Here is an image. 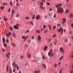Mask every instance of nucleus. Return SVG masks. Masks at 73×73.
Here are the masks:
<instances>
[{
    "label": "nucleus",
    "instance_id": "1",
    "mask_svg": "<svg viewBox=\"0 0 73 73\" xmlns=\"http://www.w3.org/2000/svg\"><path fill=\"white\" fill-rule=\"evenodd\" d=\"M57 11L58 13H62L64 12V9L62 8H58L57 9Z\"/></svg>",
    "mask_w": 73,
    "mask_h": 73
},
{
    "label": "nucleus",
    "instance_id": "2",
    "mask_svg": "<svg viewBox=\"0 0 73 73\" xmlns=\"http://www.w3.org/2000/svg\"><path fill=\"white\" fill-rule=\"evenodd\" d=\"M64 30V29H63L62 28V27H60L59 29H58V32H60V33L62 35L63 34V31H64L63 30Z\"/></svg>",
    "mask_w": 73,
    "mask_h": 73
},
{
    "label": "nucleus",
    "instance_id": "3",
    "mask_svg": "<svg viewBox=\"0 0 73 73\" xmlns=\"http://www.w3.org/2000/svg\"><path fill=\"white\" fill-rule=\"evenodd\" d=\"M60 52L64 54L65 53V51H64V50L62 47H60Z\"/></svg>",
    "mask_w": 73,
    "mask_h": 73
},
{
    "label": "nucleus",
    "instance_id": "4",
    "mask_svg": "<svg viewBox=\"0 0 73 73\" xmlns=\"http://www.w3.org/2000/svg\"><path fill=\"white\" fill-rule=\"evenodd\" d=\"M48 54L49 56H51V57H53V56H54V53H53V52H50L48 53Z\"/></svg>",
    "mask_w": 73,
    "mask_h": 73
},
{
    "label": "nucleus",
    "instance_id": "5",
    "mask_svg": "<svg viewBox=\"0 0 73 73\" xmlns=\"http://www.w3.org/2000/svg\"><path fill=\"white\" fill-rule=\"evenodd\" d=\"M38 41H41V38L40 37V36L38 35Z\"/></svg>",
    "mask_w": 73,
    "mask_h": 73
},
{
    "label": "nucleus",
    "instance_id": "6",
    "mask_svg": "<svg viewBox=\"0 0 73 73\" xmlns=\"http://www.w3.org/2000/svg\"><path fill=\"white\" fill-rule=\"evenodd\" d=\"M66 21V19L65 18L63 19V21L62 22V24H63L64 23H65Z\"/></svg>",
    "mask_w": 73,
    "mask_h": 73
},
{
    "label": "nucleus",
    "instance_id": "7",
    "mask_svg": "<svg viewBox=\"0 0 73 73\" xmlns=\"http://www.w3.org/2000/svg\"><path fill=\"white\" fill-rule=\"evenodd\" d=\"M36 18L37 20H39L40 18V15H38L36 16Z\"/></svg>",
    "mask_w": 73,
    "mask_h": 73
},
{
    "label": "nucleus",
    "instance_id": "8",
    "mask_svg": "<svg viewBox=\"0 0 73 73\" xmlns=\"http://www.w3.org/2000/svg\"><path fill=\"white\" fill-rule=\"evenodd\" d=\"M15 68H17V70H19V67L18 66V65L17 64H15Z\"/></svg>",
    "mask_w": 73,
    "mask_h": 73
},
{
    "label": "nucleus",
    "instance_id": "9",
    "mask_svg": "<svg viewBox=\"0 0 73 73\" xmlns=\"http://www.w3.org/2000/svg\"><path fill=\"white\" fill-rule=\"evenodd\" d=\"M27 57L28 58H31V57H32V55L31 54H29L27 55Z\"/></svg>",
    "mask_w": 73,
    "mask_h": 73
},
{
    "label": "nucleus",
    "instance_id": "10",
    "mask_svg": "<svg viewBox=\"0 0 73 73\" xmlns=\"http://www.w3.org/2000/svg\"><path fill=\"white\" fill-rule=\"evenodd\" d=\"M8 68H9V66L8 65H7L6 67V71L7 72H8Z\"/></svg>",
    "mask_w": 73,
    "mask_h": 73
},
{
    "label": "nucleus",
    "instance_id": "11",
    "mask_svg": "<svg viewBox=\"0 0 73 73\" xmlns=\"http://www.w3.org/2000/svg\"><path fill=\"white\" fill-rule=\"evenodd\" d=\"M47 49H48V48L47 47V46H45L44 48V51H45V50H47Z\"/></svg>",
    "mask_w": 73,
    "mask_h": 73
},
{
    "label": "nucleus",
    "instance_id": "12",
    "mask_svg": "<svg viewBox=\"0 0 73 73\" xmlns=\"http://www.w3.org/2000/svg\"><path fill=\"white\" fill-rule=\"evenodd\" d=\"M11 45H12V46H14V47H16V44H15V43H11Z\"/></svg>",
    "mask_w": 73,
    "mask_h": 73
},
{
    "label": "nucleus",
    "instance_id": "13",
    "mask_svg": "<svg viewBox=\"0 0 73 73\" xmlns=\"http://www.w3.org/2000/svg\"><path fill=\"white\" fill-rule=\"evenodd\" d=\"M13 27L15 29H19L18 27H17V26H14Z\"/></svg>",
    "mask_w": 73,
    "mask_h": 73
},
{
    "label": "nucleus",
    "instance_id": "14",
    "mask_svg": "<svg viewBox=\"0 0 73 73\" xmlns=\"http://www.w3.org/2000/svg\"><path fill=\"white\" fill-rule=\"evenodd\" d=\"M64 42H65V43L66 44V43H67V42H68V39H64Z\"/></svg>",
    "mask_w": 73,
    "mask_h": 73
},
{
    "label": "nucleus",
    "instance_id": "15",
    "mask_svg": "<svg viewBox=\"0 0 73 73\" xmlns=\"http://www.w3.org/2000/svg\"><path fill=\"white\" fill-rule=\"evenodd\" d=\"M42 65L44 68L46 69V65H45V64H42Z\"/></svg>",
    "mask_w": 73,
    "mask_h": 73
},
{
    "label": "nucleus",
    "instance_id": "16",
    "mask_svg": "<svg viewBox=\"0 0 73 73\" xmlns=\"http://www.w3.org/2000/svg\"><path fill=\"white\" fill-rule=\"evenodd\" d=\"M40 8L41 9H44V8H45V7H43V6L41 5H40Z\"/></svg>",
    "mask_w": 73,
    "mask_h": 73
},
{
    "label": "nucleus",
    "instance_id": "17",
    "mask_svg": "<svg viewBox=\"0 0 73 73\" xmlns=\"http://www.w3.org/2000/svg\"><path fill=\"white\" fill-rule=\"evenodd\" d=\"M28 36H26V37L25 38V40H24V41H26V40H27V39L28 38Z\"/></svg>",
    "mask_w": 73,
    "mask_h": 73
},
{
    "label": "nucleus",
    "instance_id": "18",
    "mask_svg": "<svg viewBox=\"0 0 73 73\" xmlns=\"http://www.w3.org/2000/svg\"><path fill=\"white\" fill-rule=\"evenodd\" d=\"M3 42L4 44L5 42V38H3Z\"/></svg>",
    "mask_w": 73,
    "mask_h": 73
},
{
    "label": "nucleus",
    "instance_id": "19",
    "mask_svg": "<svg viewBox=\"0 0 73 73\" xmlns=\"http://www.w3.org/2000/svg\"><path fill=\"white\" fill-rule=\"evenodd\" d=\"M55 7L56 8H59V7H60V5H56Z\"/></svg>",
    "mask_w": 73,
    "mask_h": 73
},
{
    "label": "nucleus",
    "instance_id": "20",
    "mask_svg": "<svg viewBox=\"0 0 73 73\" xmlns=\"http://www.w3.org/2000/svg\"><path fill=\"white\" fill-rule=\"evenodd\" d=\"M6 36L7 37H9V38L10 36L8 34V33H7L6 34Z\"/></svg>",
    "mask_w": 73,
    "mask_h": 73
},
{
    "label": "nucleus",
    "instance_id": "21",
    "mask_svg": "<svg viewBox=\"0 0 73 73\" xmlns=\"http://www.w3.org/2000/svg\"><path fill=\"white\" fill-rule=\"evenodd\" d=\"M66 13H68V12H69V10H66L65 11Z\"/></svg>",
    "mask_w": 73,
    "mask_h": 73
},
{
    "label": "nucleus",
    "instance_id": "22",
    "mask_svg": "<svg viewBox=\"0 0 73 73\" xmlns=\"http://www.w3.org/2000/svg\"><path fill=\"white\" fill-rule=\"evenodd\" d=\"M6 56L7 57V58H10V57L8 55V54H6Z\"/></svg>",
    "mask_w": 73,
    "mask_h": 73
},
{
    "label": "nucleus",
    "instance_id": "23",
    "mask_svg": "<svg viewBox=\"0 0 73 73\" xmlns=\"http://www.w3.org/2000/svg\"><path fill=\"white\" fill-rule=\"evenodd\" d=\"M70 17L71 18H72V17H73V14H70Z\"/></svg>",
    "mask_w": 73,
    "mask_h": 73
},
{
    "label": "nucleus",
    "instance_id": "24",
    "mask_svg": "<svg viewBox=\"0 0 73 73\" xmlns=\"http://www.w3.org/2000/svg\"><path fill=\"white\" fill-rule=\"evenodd\" d=\"M15 64H16V63L15 62H13V63L12 65L13 66H14L15 65Z\"/></svg>",
    "mask_w": 73,
    "mask_h": 73
},
{
    "label": "nucleus",
    "instance_id": "25",
    "mask_svg": "<svg viewBox=\"0 0 73 73\" xmlns=\"http://www.w3.org/2000/svg\"><path fill=\"white\" fill-rule=\"evenodd\" d=\"M12 36H13V37H16V35H15V33H13L12 34Z\"/></svg>",
    "mask_w": 73,
    "mask_h": 73
},
{
    "label": "nucleus",
    "instance_id": "26",
    "mask_svg": "<svg viewBox=\"0 0 73 73\" xmlns=\"http://www.w3.org/2000/svg\"><path fill=\"white\" fill-rule=\"evenodd\" d=\"M36 32H37V33H40V31L36 30Z\"/></svg>",
    "mask_w": 73,
    "mask_h": 73
},
{
    "label": "nucleus",
    "instance_id": "27",
    "mask_svg": "<svg viewBox=\"0 0 73 73\" xmlns=\"http://www.w3.org/2000/svg\"><path fill=\"white\" fill-rule=\"evenodd\" d=\"M48 26L49 27V28H49V30L50 31V29H51V26H50V25H48Z\"/></svg>",
    "mask_w": 73,
    "mask_h": 73
},
{
    "label": "nucleus",
    "instance_id": "28",
    "mask_svg": "<svg viewBox=\"0 0 73 73\" xmlns=\"http://www.w3.org/2000/svg\"><path fill=\"white\" fill-rule=\"evenodd\" d=\"M1 8V9L2 10H3V9H4V7H0Z\"/></svg>",
    "mask_w": 73,
    "mask_h": 73
},
{
    "label": "nucleus",
    "instance_id": "29",
    "mask_svg": "<svg viewBox=\"0 0 73 73\" xmlns=\"http://www.w3.org/2000/svg\"><path fill=\"white\" fill-rule=\"evenodd\" d=\"M63 58V56H61L59 58V60H61Z\"/></svg>",
    "mask_w": 73,
    "mask_h": 73
},
{
    "label": "nucleus",
    "instance_id": "30",
    "mask_svg": "<svg viewBox=\"0 0 73 73\" xmlns=\"http://www.w3.org/2000/svg\"><path fill=\"white\" fill-rule=\"evenodd\" d=\"M7 3H3V5H7Z\"/></svg>",
    "mask_w": 73,
    "mask_h": 73
},
{
    "label": "nucleus",
    "instance_id": "31",
    "mask_svg": "<svg viewBox=\"0 0 73 73\" xmlns=\"http://www.w3.org/2000/svg\"><path fill=\"white\" fill-rule=\"evenodd\" d=\"M7 19H7V18H6L4 19V21H7Z\"/></svg>",
    "mask_w": 73,
    "mask_h": 73
},
{
    "label": "nucleus",
    "instance_id": "32",
    "mask_svg": "<svg viewBox=\"0 0 73 73\" xmlns=\"http://www.w3.org/2000/svg\"><path fill=\"white\" fill-rule=\"evenodd\" d=\"M10 4L11 7L12 6V2H10Z\"/></svg>",
    "mask_w": 73,
    "mask_h": 73
},
{
    "label": "nucleus",
    "instance_id": "33",
    "mask_svg": "<svg viewBox=\"0 0 73 73\" xmlns=\"http://www.w3.org/2000/svg\"><path fill=\"white\" fill-rule=\"evenodd\" d=\"M10 29L11 31H13V27H11L10 28Z\"/></svg>",
    "mask_w": 73,
    "mask_h": 73
},
{
    "label": "nucleus",
    "instance_id": "34",
    "mask_svg": "<svg viewBox=\"0 0 73 73\" xmlns=\"http://www.w3.org/2000/svg\"><path fill=\"white\" fill-rule=\"evenodd\" d=\"M35 15H33V17L32 18V19H35Z\"/></svg>",
    "mask_w": 73,
    "mask_h": 73
},
{
    "label": "nucleus",
    "instance_id": "35",
    "mask_svg": "<svg viewBox=\"0 0 73 73\" xmlns=\"http://www.w3.org/2000/svg\"><path fill=\"white\" fill-rule=\"evenodd\" d=\"M25 37V36H23L22 37V39H24Z\"/></svg>",
    "mask_w": 73,
    "mask_h": 73
},
{
    "label": "nucleus",
    "instance_id": "36",
    "mask_svg": "<svg viewBox=\"0 0 73 73\" xmlns=\"http://www.w3.org/2000/svg\"><path fill=\"white\" fill-rule=\"evenodd\" d=\"M30 24H31V25H34V24H33L32 21H31L30 22Z\"/></svg>",
    "mask_w": 73,
    "mask_h": 73
},
{
    "label": "nucleus",
    "instance_id": "37",
    "mask_svg": "<svg viewBox=\"0 0 73 73\" xmlns=\"http://www.w3.org/2000/svg\"><path fill=\"white\" fill-rule=\"evenodd\" d=\"M17 7H20V5L18 3H17Z\"/></svg>",
    "mask_w": 73,
    "mask_h": 73
},
{
    "label": "nucleus",
    "instance_id": "38",
    "mask_svg": "<svg viewBox=\"0 0 73 73\" xmlns=\"http://www.w3.org/2000/svg\"><path fill=\"white\" fill-rule=\"evenodd\" d=\"M45 0H42L41 1V2H42V3H45Z\"/></svg>",
    "mask_w": 73,
    "mask_h": 73
},
{
    "label": "nucleus",
    "instance_id": "39",
    "mask_svg": "<svg viewBox=\"0 0 73 73\" xmlns=\"http://www.w3.org/2000/svg\"><path fill=\"white\" fill-rule=\"evenodd\" d=\"M57 64H56V63H55L54 64V67H55V68H56V67H57Z\"/></svg>",
    "mask_w": 73,
    "mask_h": 73
},
{
    "label": "nucleus",
    "instance_id": "40",
    "mask_svg": "<svg viewBox=\"0 0 73 73\" xmlns=\"http://www.w3.org/2000/svg\"><path fill=\"white\" fill-rule=\"evenodd\" d=\"M56 36V34H54L52 36V37H55Z\"/></svg>",
    "mask_w": 73,
    "mask_h": 73
},
{
    "label": "nucleus",
    "instance_id": "41",
    "mask_svg": "<svg viewBox=\"0 0 73 73\" xmlns=\"http://www.w3.org/2000/svg\"><path fill=\"white\" fill-rule=\"evenodd\" d=\"M21 59H23V58H24V56H21Z\"/></svg>",
    "mask_w": 73,
    "mask_h": 73
},
{
    "label": "nucleus",
    "instance_id": "42",
    "mask_svg": "<svg viewBox=\"0 0 73 73\" xmlns=\"http://www.w3.org/2000/svg\"><path fill=\"white\" fill-rule=\"evenodd\" d=\"M53 28H54V29H56V26H54L53 27Z\"/></svg>",
    "mask_w": 73,
    "mask_h": 73
},
{
    "label": "nucleus",
    "instance_id": "43",
    "mask_svg": "<svg viewBox=\"0 0 73 73\" xmlns=\"http://www.w3.org/2000/svg\"><path fill=\"white\" fill-rule=\"evenodd\" d=\"M57 25L58 27H60V26H61V24H57Z\"/></svg>",
    "mask_w": 73,
    "mask_h": 73
},
{
    "label": "nucleus",
    "instance_id": "44",
    "mask_svg": "<svg viewBox=\"0 0 73 73\" xmlns=\"http://www.w3.org/2000/svg\"><path fill=\"white\" fill-rule=\"evenodd\" d=\"M16 26L18 27H19L20 26V25L19 24H17L16 25Z\"/></svg>",
    "mask_w": 73,
    "mask_h": 73
},
{
    "label": "nucleus",
    "instance_id": "45",
    "mask_svg": "<svg viewBox=\"0 0 73 73\" xmlns=\"http://www.w3.org/2000/svg\"><path fill=\"white\" fill-rule=\"evenodd\" d=\"M8 34L9 35V36H11V33L9 32Z\"/></svg>",
    "mask_w": 73,
    "mask_h": 73
},
{
    "label": "nucleus",
    "instance_id": "46",
    "mask_svg": "<svg viewBox=\"0 0 73 73\" xmlns=\"http://www.w3.org/2000/svg\"><path fill=\"white\" fill-rule=\"evenodd\" d=\"M25 19H29V17H25Z\"/></svg>",
    "mask_w": 73,
    "mask_h": 73
},
{
    "label": "nucleus",
    "instance_id": "47",
    "mask_svg": "<svg viewBox=\"0 0 73 73\" xmlns=\"http://www.w3.org/2000/svg\"><path fill=\"white\" fill-rule=\"evenodd\" d=\"M19 14L17 13L16 15V17H19Z\"/></svg>",
    "mask_w": 73,
    "mask_h": 73
},
{
    "label": "nucleus",
    "instance_id": "48",
    "mask_svg": "<svg viewBox=\"0 0 73 73\" xmlns=\"http://www.w3.org/2000/svg\"><path fill=\"white\" fill-rule=\"evenodd\" d=\"M54 18H56V14L54 15Z\"/></svg>",
    "mask_w": 73,
    "mask_h": 73
},
{
    "label": "nucleus",
    "instance_id": "49",
    "mask_svg": "<svg viewBox=\"0 0 73 73\" xmlns=\"http://www.w3.org/2000/svg\"><path fill=\"white\" fill-rule=\"evenodd\" d=\"M29 32V30H28L27 31H26L25 32V33H28V32Z\"/></svg>",
    "mask_w": 73,
    "mask_h": 73
},
{
    "label": "nucleus",
    "instance_id": "50",
    "mask_svg": "<svg viewBox=\"0 0 73 73\" xmlns=\"http://www.w3.org/2000/svg\"><path fill=\"white\" fill-rule=\"evenodd\" d=\"M6 42L7 43H8L9 42V41H8V39L6 40Z\"/></svg>",
    "mask_w": 73,
    "mask_h": 73
},
{
    "label": "nucleus",
    "instance_id": "51",
    "mask_svg": "<svg viewBox=\"0 0 73 73\" xmlns=\"http://www.w3.org/2000/svg\"><path fill=\"white\" fill-rule=\"evenodd\" d=\"M8 11L9 12H11V9H9Z\"/></svg>",
    "mask_w": 73,
    "mask_h": 73
},
{
    "label": "nucleus",
    "instance_id": "52",
    "mask_svg": "<svg viewBox=\"0 0 73 73\" xmlns=\"http://www.w3.org/2000/svg\"><path fill=\"white\" fill-rule=\"evenodd\" d=\"M8 55H9V56H10V55H11V53L10 52H9L7 54Z\"/></svg>",
    "mask_w": 73,
    "mask_h": 73
},
{
    "label": "nucleus",
    "instance_id": "53",
    "mask_svg": "<svg viewBox=\"0 0 73 73\" xmlns=\"http://www.w3.org/2000/svg\"><path fill=\"white\" fill-rule=\"evenodd\" d=\"M40 4L42 5H43V3L42 2H40Z\"/></svg>",
    "mask_w": 73,
    "mask_h": 73
},
{
    "label": "nucleus",
    "instance_id": "54",
    "mask_svg": "<svg viewBox=\"0 0 73 73\" xmlns=\"http://www.w3.org/2000/svg\"><path fill=\"white\" fill-rule=\"evenodd\" d=\"M10 73H12V69H11V68L10 69Z\"/></svg>",
    "mask_w": 73,
    "mask_h": 73
},
{
    "label": "nucleus",
    "instance_id": "55",
    "mask_svg": "<svg viewBox=\"0 0 73 73\" xmlns=\"http://www.w3.org/2000/svg\"><path fill=\"white\" fill-rule=\"evenodd\" d=\"M48 32V30L46 29L45 31H44V33H46V32Z\"/></svg>",
    "mask_w": 73,
    "mask_h": 73
},
{
    "label": "nucleus",
    "instance_id": "56",
    "mask_svg": "<svg viewBox=\"0 0 73 73\" xmlns=\"http://www.w3.org/2000/svg\"><path fill=\"white\" fill-rule=\"evenodd\" d=\"M73 73V70H71L70 72V73Z\"/></svg>",
    "mask_w": 73,
    "mask_h": 73
},
{
    "label": "nucleus",
    "instance_id": "57",
    "mask_svg": "<svg viewBox=\"0 0 73 73\" xmlns=\"http://www.w3.org/2000/svg\"><path fill=\"white\" fill-rule=\"evenodd\" d=\"M40 73V70H38L37 71V73Z\"/></svg>",
    "mask_w": 73,
    "mask_h": 73
},
{
    "label": "nucleus",
    "instance_id": "58",
    "mask_svg": "<svg viewBox=\"0 0 73 73\" xmlns=\"http://www.w3.org/2000/svg\"><path fill=\"white\" fill-rule=\"evenodd\" d=\"M71 26L72 28H73V23H72L71 24Z\"/></svg>",
    "mask_w": 73,
    "mask_h": 73
},
{
    "label": "nucleus",
    "instance_id": "59",
    "mask_svg": "<svg viewBox=\"0 0 73 73\" xmlns=\"http://www.w3.org/2000/svg\"><path fill=\"white\" fill-rule=\"evenodd\" d=\"M2 50L3 51V52H5V49H4L3 48H2Z\"/></svg>",
    "mask_w": 73,
    "mask_h": 73
},
{
    "label": "nucleus",
    "instance_id": "60",
    "mask_svg": "<svg viewBox=\"0 0 73 73\" xmlns=\"http://www.w3.org/2000/svg\"><path fill=\"white\" fill-rule=\"evenodd\" d=\"M14 9H15L16 10L17 9V7H14Z\"/></svg>",
    "mask_w": 73,
    "mask_h": 73
},
{
    "label": "nucleus",
    "instance_id": "61",
    "mask_svg": "<svg viewBox=\"0 0 73 73\" xmlns=\"http://www.w3.org/2000/svg\"><path fill=\"white\" fill-rule=\"evenodd\" d=\"M31 38H32V39H33L34 38H35V37H34V36H32Z\"/></svg>",
    "mask_w": 73,
    "mask_h": 73
},
{
    "label": "nucleus",
    "instance_id": "62",
    "mask_svg": "<svg viewBox=\"0 0 73 73\" xmlns=\"http://www.w3.org/2000/svg\"><path fill=\"white\" fill-rule=\"evenodd\" d=\"M46 4L48 5H50V3H47Z\"/></svg>",
    "mask_w": 73,
    "mask_h": 73
},
{
    "label": "nucleus",
    "instance_id": "63",
    "mask_svg": "<svg viewBox=\"0 0 73 73\" xmlns=\"http://www.w3.org/2000/svg\"><path fill=\"white\" fill-rule=\"evenodd\" d=\"M49 10L50 11H52V9H51V8H50L49 9Z\"/></svg>",
    "mask_w": 73,
    "mask_h": 73
},
{
    "label": "nucleus",
    "instance_id": "64",
    "mask_svg": "<svg viewBox=\"0 0 73 73\" xmlns=\"http://www.w3.org/2000/svg\"><path fill=\"white\" fill-rule=\"evenodd\" d=\"M35 73H37V71L35 70Z\"/></svg>",
    "mask_w": 73,
    "mask_h": 73
}]
</instances>
